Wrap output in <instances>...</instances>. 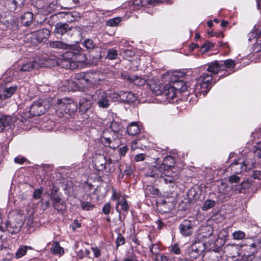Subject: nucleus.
I'll return each mask as SVG.
<instances>
[{
	"label": "nucleus",
	"instance_id": "obj_47",
	"mask_svg": "<svg viewBox=\"0 0 261 261\" xmlns=\"http://www.w3.org/2000/svg\"><path fill=\"white\" fill-rule=\"evenodd\" d=\"M173 173H178L177 170L175 167L173 168H167L166 170H163V174H169V175H173Z\"/></svg>",
	"mask_w": 261,
	"mask_h": 261
},
{
	"label": "nucleus",
	"instance_id": "obj_13",
	"mask_svg": "<svg viewBox=\"0 0 261 261\" xmlns=\"http://www.w3.org/2000/svg\"><path fill=\"white\" fill-rule=\"evenodd\" d=\"M204 261H219L221 258L219 252L215 250H208L205 252L203 255Z\"/></svg>",
	"mask_w": 261,
	"mask_h": 261
},
{
	"label": "nucleus",
	"instance_id": "obj_56",
	"mask_svg": "<svg viewBox=\"0 0 261 261\" xmlns=\"http://www.w3.org/2000/svg\"><path fill=\"white\" fill-rule=\"evenodd\" d=\"M50 199L51 200L52 205H54L56 203H58L59 202L62 201L61 198L59 197V196H50Z\"/></svg>",
	"mask_w": 261,
	"mask_h": 261
},
{
	"label": "nucleus",
	"instance_id": "obj_51",
	"mask_svg": "<svg viewBox=\"0 0 261 261\" xmlns=\"http://www.w3.org/2000/svg\"><path fill=\"white\" fill-rule=\"evenodd\" d=\"M43 192V188L36 189L33 193V197L36 199H39L41 197V195Z\"/></svg>",
	"mask_w": 261,
	"mask_h": 261
},
{
	"label": "nucleus",
	"instance_id": "obj_31",
	"mask_svg": "<svg viewBox=\"0 0 261 261\" xmlns=\"http://www.w3.org/2000/svg\"><path fill=\"white\" fill-rule=\"evenodd\" d=\"M50 251L54 254L62 255L64 253V249L60 246L58 242L53 243L50 248Z\"/></svg>",
	"mask_w": 261,
	"mask_h": 261
},
{
	"label": "nucleus",
	"instance_id": "obj_53",
	"mask_svg": "<svg viewBox=\"0 0 261 261\" xmlns=\"http://www.w3.org/2000/svg\"><path fill=\"white\" fill-rule=\"evenodd\" d=\"M251 176L254 179L260 180L261 179V171L258 170H253Z\"/></svg>",
	"mask_w": 261,
	"mask_h": 261
},
{
	"label": "nucleus",
	"instance_id": "obj_14",
	"mask_svg": "<svg viewBox=\"0 0 261 261\" xmlns=\"http://www.w3.org/2000/svg\"><path fill=\"white\" fill-rule=\"evenodd\" d=\"M6 229L11 234H16L20 231L22 224L20 222L7 221L6 223Z\"/></svg>",
	"mask_w": 261,
	"mask_h": 261
},
{
	"label": "nucleus",
	"instance_id": "obj_27",
	"mask_svg": "<svg viewBox=\"0 0 261 261\" xmlns=\"http://www.w3.org/2000/svg\"><path fill=\"white\" fill-rule=\"evenodd\" d=\"M222 70H227L226 69H229L231 72L232 71V69H233L236 65V62L235 61L232 60V59H227L225 61H220ZM234 71H233V72Z\"/></svg>",
	"mask_w": 261,
	"mask_h": 261
},
{
	"label": "nucleus",
	"instance_id": "obj_44",
	"mask_svg": "<svg viewBox=\"0 0 261 261\" xmlns=\"http://www.w3.org/2000/svg\"><path fill=\"white\" fill-rule=\"evenodd\" d=\"M186 75V73L181 71H175L173 72L172 75V81L174 79H180L181 77H184Z\"/></svg>",
	"mask_w": 261,
	"mask_h": 261
},
{
	"label": "nucleus",
	"instance_id": "obj_36",
	"mask_svg": "<svg viewBox=\"0 0 261 261\" xmlns=\"http://www.w3.org/2000/svg\"><path fill=\"white\" fill-rule=\"evenodd\" d=\"M82 44L89 50L94 49L96 47V44L94 42L90 39H85L82 43Z\"/></svg>",
	"mask_w": 261,
	"mask_h": 261
},
{
	"label": "nucleus",
	"instance_id": "obj_29",
	"mask_svg": "<svg viewBox=\"0 0 261 261\" xmlns=\"http://www.w3.org/2000/svg\"><path fill=\"white\" fill-rule=\"evenodd\" d=\"M173 175H169V174H162L161 176L166 184H175L178 179V173H173Z\"/></svg>",
	"mask_w": 261,
	"mask_h": 261
},
{
	"label": "nucleus",
	"instance_id": "obj_54",
	"mask_svg": "<svg viewBox=\"0 0 261 261\" xmlns=\"http://www.w3.org/2000/svg\"><path fill=\"white\" fill-rule=\"evenodd\" d=\"M147 156L144 153H139L135 156V160L136 162H141L144 161Z\"/></svg>",
	"mask_w": 261,
	"mask_h": 261
},
{
	"label": "nucleus",
	"instance_id": "obj_60",
	"mask_svg": "<svg viewBox=\"0 0 261 261\" xmlns=\"http://www.w3.org/2000/svg\"><path fill=\"white\" fill-rule=\"evenodd\" d=\"M224 71H225V72L223 74L220 75L219 76L218 79L217 81H216L215 80L213 85L215 84L217 82V81H219L220 79H221L223 77H226V76H228L229 75H230L232 72H233V71L230 72V71H228L227 70H225Z\"/></svg>",
	"mask_w": 261,
	"mask_h": 261
},
{
	"label": "nucleus",
	"instance_id": "obj_32",
	"mask_svg": "<svg viewBox=\"0 0 261 261\" xmlns=\"http://www.w3.org/2000/svg\"><path fill=\"white\" fill-rule=\"evenodd\" d=\"M28 249L32 250L33 248L28 246H20L15 253L16 257L19 258L23 256L27 253Z\"/></svg>",
	"mask_w": 261,
	"mask_h": 261
},
{
	"label": "nucleus",
	"instance_id": "obj_25",
	"mask_svg": "<svg viewBox=\"0 0 261 261\" xmlns=\"http://www.w3.org/2000/svg\"><path fill=\"white\" fill-rule=\"evenodd\" d=\"M146 196L150 197H155L159 195V190L153 186L148 185L144 190Z\"/></svg>",
	"mask_w": 261,
	"mask_h": 261
},
{
	"label": "nucleus",
	"instance_id": "obj_26",
	"mask_svg": "<svg viewBox=\"0 0 261 261\" xmlns=\"http://www.w3.org/2000/svg\"><path fill=\"white\" fill-rule=\"evenodd\" d=\"M21 23L24 26H29L32 22L33 14L31 12H25L21 16Z\"/></svg>",
	"mask_w": 261,
	"mask_h": 261
},
{
	"label": "nucleus",
	"instance_id": "obj_61",
	"mask_svg": "<svg viewBox=\"0 0 261 261\" xmlns=\"http://www.w3.org/2000/svg\"><path fill=\"white\" fill-rule=\"evenodd\" d=\"M121 261H136V257L134 253H132L130 255L123 258Z\"/></svg>",
	"mask_w": 261,
	"mask_h": 261
},
{
	"label": "nucleus",
	"instance_id": "obj_6",
	"mask_svg": "<svg viewBox=\"0 0 261 261\" xmlns=\"http://www.w3.org/2000/svg\"><path fill=\"white\" fill-rule=\"evenodd\" d=\"M204 250V244L200 241L195 242L189 247L186 251L188 255L191 259H196Z\"/></svg>",
	"mask_w": 261,
	"mask_h": 261
},
{
	"label": "nucleus",
	"instance_id": "obj_35",
	"mask_svg": "<svg viewBox=\"0 0 261 261\" xmlns=\"http://www.w3.org/2000/svg\"><path fill=\"white\" fill-rule=\"evenodd\" d=\"M149 249L154 257L160 254V247L158 243H151L149 246Z\"/></svg>",
	"mask_w": 261,
	"mask_h": 261
},
{
	"label": "nucleus",
	"instance_id": "obj_11",
	"mask_svg": "<svg viewBox=\"0 0 261 261\" xmlns=\"http://www.w3.org/2000/svg\"><path fill=\"white\" fill-rule=\"evenodd\" d=\"M72 29V27H70L66 23L58 22L55 25L54 33L56 34L63 36Z\"/></svg>",
	"mask_w": 261,
	"mask_h": 261
},
{
	"label": "nucleus",
	"instance_id": "obj_43",
	"mask_svg": "<svg viewBox=\"0 0 261 261\" xmlns=\"http://www.w3.org/2000/svg\"><path fill=\"white\" fill-rule=\"evenodd\" d=\"M233 238L234 240H241L245 237V233L241 230L234 231L232 233Z\"/></svg>",
	"mask_w": 261,
	"mask_h": 261
},
{
	"label": "nucleus",
	"instance_id": "obj_45",
	"mask_svg": "<svg viewBox=\"0 0 261 261\" xmlns=\"http://www.w3.org/2000/svg\"><path fill=\"white\" fill-rule=\"evenodd\" d=\"M53 207L55 210L58 211H62L65 210L66 205L65 203L63 201H62L58 203H56L54 205H53Z\"/></svg>",
	"mask_w": 261,
	"mask_h": 261
},
{
	"label": "nucleus",
	"instance_id": "obj_52",
	"mask_svg": "<svg viewBox=\"0 0 261 261\" xmlns=\"http://www.w3.org/2000/svg\"><path fill=\"white\" fill-rule=\"evenodd\" d=\"M170 251L175 254H179L180 253V248L179 246L176 244L171 245Z\"/></svg>",
	"mask_w": 261,
	"mask_h": 261
},
{
	"label": "nucleus",
	"instance_id": "obj_64",
	"mask_svg": "<svg viewBox=\"0 0 261 261\" xmlns=\"http://www.w3.org/2000/svg\"><path fill=\"white\" fill-rule=\"evenodd\" d=\"M91 249L96 258H98L100 256V251L98 248H92Z\"/></svg>",
	"mask_w": 261,
	"mask_h": 261
},
{
	"label": "nucleus",
	"instance_id": "obj_58",
	"mask_svg": "<svg viewBox=\"0 0 261 261\" xmlns=\"http://www.w3.org/2000/svg\"><path fill=\"white\" fill-rule=\"evenodd\" d=\"M112 192H113V194H112V198H111L112 200H116L117 199H118V201L119 199H121V198H120V197H121L120 194L119 193H117V191L115 189H113L112 190Z\"/></svg>",
	"mask_w": 261,
	"mask_h": 261
},
{
	"label": "nucleus",
	"instance_id": "obj_40",
	"mask_svg": "<svg viewBox=\"0 0 261 261\" xmlns=\"http://www.w3.org/2000/svg\"><path fill=\"white\" fill-rule=\"evenodd\" d=\"M95 207L94 204L90 202L82 201H81V207L84 211H91Z\"/></svg>",
	"mask_w": 261,
	"mask_h": 261
},
{
	"label": "nucleus",
	"instance_id": "obj_28",
	"mask_svg": "<svg viewBox=\"0 0 261 261\" xmlns=\"http://www.w3.org/2000/svg\"><path fill=\"white\" fill-rule=\"evenodd\" d=\"M79 103L80 110L83 113L87 111L91 106V102L90 100L85 98H81L80 100Z\"/></svg>",
	"mask_w": 261,
	"mask_h": 261
},
{
	"label": "nucleus",
	"instance_id": "obj_3",
	"mask_svg": "<svg viewBox=\"0 0 261 261\" xmlns=\"http://www.w3.org/2000/svg\"><path fill=\"white\" fill-rule=\"evenodd\" d=\"M253 166V162L249 163L247 160L243 161L241 159H239L238 160H235L229 167L232 173L238 174L244 170H250Z\"/></svg>",
	"mask_w": 261,
	"mask_h": 261
},
{
	"label": "nucleus",
	"instance_id": "obj_63",
	"mask_svg": "<svg viewBox=\"0 0 261 261\" xmlns=\"http://www.w3.org/2000/svg\"><path fill=\"white\" fill-rule=\"evenodd\" d=\"M14 161L15 163L22 164L25 161V159L21 156H17L14 159Z\"/></svg>",
	"mask_w": 261,
	"mask_h": 261
},
{
	"label": "nucleus",
	"instance_id": "obj_5",
	"mask_svg": "<svg viewBox=\"0 0 261 261\" xmlns=\"http://www.w3.org/2000/svg\"><path fill=\"white\" fill-rule=\"evenodd\" d=\"M50 35V31L45 28L37 30L31 33V41L34 44H39L46 41Z\"/></svg>",
	"mask_w": 261,
	"mask_h": 261
},
{
	"label": "nucleus",
	"instance_id": "obj_39",
	"mask_svg": "<svg viewBox=\"0 0 261 261\" xmlns=\"http://www.w3.org/2000/svg\"><path fill=\"white\" fill-rule=\"evenodd\" d=\"M118 51L116 49L111 48L108 49L106 59L113 60L117 58Z\"/></svg>",
	"mask_w": 261,
	"mask_h": 261
},
{
	"label": "nucleus",
	"instance_id": "obj_34",
	"mask_svg": "<svg viewBox=\"0 0 261 261\" xmlns=\"http://www.w3.org/2000/svg\"><path fill=\"white\" fill-rule=\"evenodd\" d=\"M250 187V183L248 181H243L241 182L240 185L237 186L235 189L236 192L239 193H244V190L246 189L249 188Z\"/></svg>",
	"mask_w": 261,
	"mask_h": 261
},
{
	"label": "nucleus",
	"instance_id": "obj_1",
	"mask_svg": "<svg viewBox=\"0 0 261 261\" xmlns=\"http://www.w3.org/2000/svg\"><path fill=\"white\" fill-rule=\"evenodd\" d=\"M222 70L221 62L214 61L207 63L203 68L201 74L194 85V92L196 96L201 94L204 96L211 89L213 85L212 74H216Z\"/></svg>",
	"mask_w": 261,
	"mask_h": 261
},
{
	"label": "nucleus",
	"instance_id": "obj_50",
	"mask_svg": "<svg viewBox=\"0 0 261 261\" xmlns=\"http://www.w3.org/2000/svg\"><path fill=\"white\" fill-rule=\"evenodd\" d=\"M111 205L110 202L106 203L102 207V212L106 215H108L111 211Z\"/></svg>",
	"mask_w": 261,
	"mask_h": 261
},
{
	"label": "nucleus",
	"instance_id": "obj_37",
	"mask_svg": "<svg viewBox=\"0 0 261 261\" xmlns=\"http://www.w3.org/2000/svg\"><path fill=\"white\" fill-rule=\"evenodd\" d=\"M216 204V202L211 199H208L205 201L203 204L202 210L206 211L210 208H213Z\"/></svg>",
	"mask_w": 261,
	"mask_h": 261
},
{
	"label": "nucleus",
	"instance_id": "obj_38",
	"mask_svg": "<svg viewBox=\"0 0 261 261\" xmlns=\"http://www.w3.org/2000/svg\"><path fill=\"white\" fill-rule=\"evenodd\" d=\"M120 170L122 174L121 178H122L124 175H132L134 172V167L130 165L127 164L125 165V168L123 173L122 172V169L121 168H120ZM119 177L120 178V175H119Z\"/></svg>",
	"mask_w": 261,
	"mask_h": 261
},
{
	"label": "nucleus",
	"instance_id": "obj_59",
	"mask_svg": "<svg viewBox=\"0 0 261 261\" xmlns=\"http://www.w3.org/2000/svg\"><path fill=\"white\" fill-rule=\"evenodd\" d=\"M128 149L127 146H123L119 149V153L121 156H124Z\"/></svg>",
	"mask_w": 261,
	"mask_h": 261
},
{
	"label": "nucleus",
	"instance_id": "obj_2",
	"mask_svg": "<svg viewBox=\"0 0 261 261\" xmlns=\"http://www.w3.org/2000/svg\"><path fill=\"white\" fill-rule=\"evenodd\" d=\"M48 44L53 48L68 50L63 57L67 58L69 62L73 60L80 62L85 61V55L82 53V49L80 46L71 45L61 41H49Z\"/></svg>",
	"mask_w": 261,
	"mask_h": 261
},
{
	"label": "nucleus",
	"instance_id": "obj_20",
	"mask_svg": "<svg viewBox=\"0 0 261 261\" xmlns=\"http://www.w3.org/2000/svg\"><path fill=\"white\" fill-rule=\"evenodd\" d=\"M106 158L105 156L99 155L95 160V166L97 169L99 171H103L106 168Z\"/></svg>",
	"mask_w": 261,
	"mask_h": 261
},
{
	"label": "nucleus",
	"instance_id": "obj_24",
	"mask_svg": "<svg viewBox=\"0 0 261 261\" xmlns=\"http://www.w3.org/2000/svg\"><path fill=\"white\" fill-rule=\"evenodd\" d=\"M127 132L129 135L135 136L140 133V128L137 122H133L128 125Z\"/></svg>",
	"mask_w": 261,
	"mask_h": 261
},
{
	"label": "nucleus",
	"instance_id": "obj_22",
	"mask_svg": "<svg viewBox=\"0 0 261 261\" xmlns=\"http://www.w3.org/2000/svg\"><path fill=\"white\" fill-rule=\"evenodd\" d=\"M11 122L12 118L10 116H5L0 113V132L10 125Z\"/></svg>",
	"mask_w": 261,
	"mask_h": 261
},
{
	"label": "nucleus",
	"instance_id": "obj_18",
	"mask_svg": "<svg viewBox=\"0 0 261 261\" xmlns=\"http://www.w3.org/2000/svg\"><path fill=\"white\" fill-rule=\"evenodd\" d=\"M17 89V87L16 86L5 87L3 89L2 94L0 95V99L3 98L4 99H6L11 97L12 95L16 92Z\"/></svg>",
	"mask_w": 261,
	"mask_h": 261
},
{
	"label": "nucleus",
	"instance_id": "obj_16",
	"mask_svg": "<svg viewBox=\"0 0 261 261\" xmlns=\"http://www.w3.org/2000/svg\"><path fill=\"white\" fill-rule=\"evenodd\" d=\"M25 0H8L7 5L10 11H20Z\"/></svg>",
	"mask_w": 261,
	"mask_h": 261
},
{
	"label": "nucleus",
	"instance_id": "obj_21",
	"mask_svg": "<svg viewBox=\"0 0 261 261\" xmlns=\"http://www.w3.org/2000/svg\"><path fill=\"white\" fill-rule=\"evenodd\" d=\"M175 161L171 156H167L163 160V163L160 165L162 169L166 170L167 168H173Z\"/></svg>",
	"mask_w": 261,
	"mask_h": 261
},
{
	"label": "nucleus",
	"instance_id": "obj_9",
	"mask_svg": "<svg viewBox=\"0 0 261 261\" xmlns=\"http://www.w3.org/2000/svg\"><path fill=\"white\" fill-rule=\"evenodd\" d=\"M46 108L42 100L35 101L30 106V113L32 116H39L45 113Z\"/></svg>",
	"mask_w": 261,
	"mask_h": 261
},
{
	"label": "nucleus",
	"instance_id": "obj_55",
	"mask_svg": "<svg viewBox=\"0 0 261 261\" xmlns=\"http://www.w3.org/2000/svg\"><path fill=\"white\" fill-rule=\"evenodd\" d=\"M214 46V44L213 43L207 42L202 45L201 49H204V51H207V50L213 47Z\"/></svg>",
	"mask_w": 261,
	"mask_h": 261
},
{
	"label": "nucleus",
	"instance_id": "obj_30",
	"mask_svg": "<svg viewBox=\"0 0 261 261\" xmlns=\"http://www.w3.org/2000/svg\"><path fill=\"white\" fill-rule=\"evenodd\" d=\"M37 63L36 61H27L25 63L22 65L19 70L22 72H29L34 69Z\"/></svg>",
	"mask_w": 261,
	"mask_h": 261
},
{
	"label": "nucleus",
	"instance_id": "obj_4",
	"mask_svg": "<svg viewBox=\"0 0 261 261\" xmlns=\"http://www.w3.org/2000/svg\"><path fill=\"white\" fill-rule=\"evenodd\" d=\"M92 100L95 101L100 108L106 109L110 106V100L107 93L101 90H96L91 95Z\"/></svg>",
	"mask_w": 261,
	"mask_h": 261
},
{
	"label": "nucleus",
	"instance_id": "obj_10",
	"mask_svg": "<svg viewBox=\"0 0 261 261\" xmlns=\"http://www.w3.org/2000/svg\"><path fill=\"white\" fill-rule=\"evenodd\" d=\"M163 170L160 165L159 166L152 165L146 169L145 175V176L152 177L155 179L159 177L162 176Z\"/></svg>",
	"mask_w": 261,
	"mask_h": 261
},
{
	"label": "nucleus",
	"instance_id": "obj_62",
	"mask_svg": "<svg viewBox=\"0 0 261 261\" xmlns=\"http://www.w3.org/2000/svg\"><path fill=\"white\" fill-rule=\"evenodd\" d=\"M254 154L258 158H261V143L256 147V149L254 150Z\"/></svg>",
	"mask_w": 261,
	"mask_h": 261
},
{
	"label": "nucleus",
	"instance_id": "obj_15",
	"mask_svg": "<svg viewBox=\"0 0 261 261\" xmlns=\"http://www.w3.org/2000/svg\"><path fill=\"white\" fill-rule=\"evenodd\" d=\"M116 211L119 214V217H121V211H122V214L124 216L126 215L128 210V205L127 201L123 198L121 197V199H119L117 202L116 206Z\"/></svg>",
	"mask_w": 261,
	"mask_h": 261
},
{
	"label": "nucleus",
	"instance_id": "obj_41",
	"mask_svg": "<svg viewBox=\"0 0 261 261\" xmlns=\"http://www.w3.org/2000/svg\"><path fill=\"white\" fill-rule=\"evenodd\" d=\"M121 21V18L119 17L110 19L106 22V25L109 27H116Z\"/></svg>",
	"mask_w": 261,
	"mask_h": 261
},
{
	"label": "nucleus",
	"instance_id": "obj_46",
	"mask_svg": "<svg viewBox=\"0 0 261 261\" xmlns=\"http://www.w3.org/2000/svg\"><path fill=\"white\" fill-rule=\"evenodd\" d=\"M125 242V239L124 237L120 233H118L117 238L116 240L117 247H118L121 245H123V244H124Z\"/></svg>",
	"mask_w": 261,
	"mask_h": 261
},
{
	"label": "nucleus",
	"instance_id": "obj_57",
	"mask_svg": "<svg viewBox=\"0 0 261 261\" xmlns=\"http://www.w3.org/2000/svg\"><path fill=\"white\" fill-rule=\"evenodd\" d=\"M121 77L124 79L126 80L128 82H130L132 80V75H129L127 72L124 71L121 73Z\"/></svg>",
	"mask_w": 261,
	"mask_h": 261
},
{
	"label": "nucleus",
	"instance_id": "obj_7",
	"mask_svg": "<svg viewBox=\"0 0 261 261\" xmlns=\"http://www.w3.org/2000/svg\"><path fill=\"white\" fill-rule=\"evenodd\" d=\"M193 223L189 220H183L179 226L180 234L184 237L191 236L193 233Z\"/></svg>",
	"mask_w": 261,
	"mask_h": 261
},
{
	"label": "nucleus",
	"instance_id": "obj_23",
	"mask_svg": "<svg viewBox=\"0 0 261 261\" xmlns=\"http://www.w3.org/2000/svg\"><path fill=\"white\" fill-rule=\"evenodd\" d=\"M110 127L112 131L115 134L116 137H118V135L121 134L123 129V126L121 123L119 121L113 120L111 122Z\"/></svg>",
	"mask_w": 261,
	"mask_h": 261
},
{
	"label": "nucleus",
	"instance_id": "obj_19",
	"mask_svg": "<svg viewBox=\"0 0 261 261\" xmlns=\"http://www.w3.org/2000/svg\"><path fill=\"white\" fill-rule=\"evenodd\" d=\"M177 92L172 85H169L166 86L164 93L167 99L172 100L175 97Z\"/></svg>",
	"mask_w": 261,
	"mask_h": 261
},
{
	"label": "nucleus",
	"instance_id": "obj_8",
	"mask_svg": "<svg viewBox=\"0 0 261 261\" xmlns=\"http://www.w3.org/2000/svg\"><path fill=\"white\" fill-rule=\"evenodd\" d=\"M58 103L61 108L63 109L66 113L73 112L77 108L74 102L69 98H65L62 100L59 99Z\"/></svg>",
	"mask_w": 261,
	"mask_h": 261
},
{
	"label": "nucleus",
	"instance_id": "obj_17",
	"mask_svg": "<svg viewBox=\"0 0 261 261\" xmlns=\"http://www.w3.org/2000/svg\"><path fill=\"white\" fill-rule=\"evenodd\" d=\"M172 86L175 89L177 92H184L187 90V87L185 83L180 79H173Z\"/></svg>",
	"mask_w": 261,
	"mask_h": 261
},
{
	"label": "nucleus",
	"instance_id": "obj_33",
	"mask_svg": "<svg viewBox=\"0 0 261 261\" xmlns=\"http://www.w3.org/2000/svg\"><path fill=\"white\" fill-rule=\"evenodd\" d=\"M132 80H131L130 83H132L137 86H142L146 83V80L141 76L136 75H132Z\"/></svg>",
	"mask_w": 261,
	"mask_h": 261
},
{
	"label": "nucleus",
	"instance_id": "obj_48",
	"mask_svg": "<svg viewBox=\"0 0 261 261\" xmlns=\"http://www.w3.org/2000/svg\"><path fill=\"white\" fill-rule=\"evenodd\" d=\"M154 259L155 261H171V259L170 258L166 256L165 255L162 254H160V253L154 257Z\"/></svg>",
	"mask_w": 261,
	"mask_h": 261
},
{
	"label": "nucleus",
	"instance_id": "obj_49",
	"mask_svg": "<svg viewBox=\"0 0 261 261\" xmlns=\"http://www.w3.org/2000/svg\"><path fill=\"white\" fill-rule=\"evenodd\" d=\"M241 178L238 176L234 175H231L229 177L228 181L231 184H238L240 183Z\"/></svg>",
	"mask_w": 261,
	"mask_h": 261
},
{
	"label": "nucleus",
	"instance_id": "obj_12",
	"mask_svg": "<svg viewBox=\"0 0 261 261\" xmlns=\"http://www.w3.org/2000/svg\"><path fill=\"white\" fill-rule=\"evenodd\" d=\"M115 95L119 96V100L121 102L132 103L136 99L134 94L129 91H121L118 93V94H115Z\"/></svg>",
	"mask_w": 261,
	"mask_h": 261
},
{
	"label": "nucleus",
	"instance_id": "obj_42",
	"mask_svg": "<svg viewBox=\"0 0 261 261\" xmlns=\"http://www.w3.org/2000/svg\"><path fill=\"white\" fill-rule=\"evenodd\" d=\"M231 188L228 186H224L223 188H220L219 189V193L225 195H226L227 197H229L231 193Z\"/></svg>",
	"mask_w": 261,
	"mask_h": 261
}]
</instances>
